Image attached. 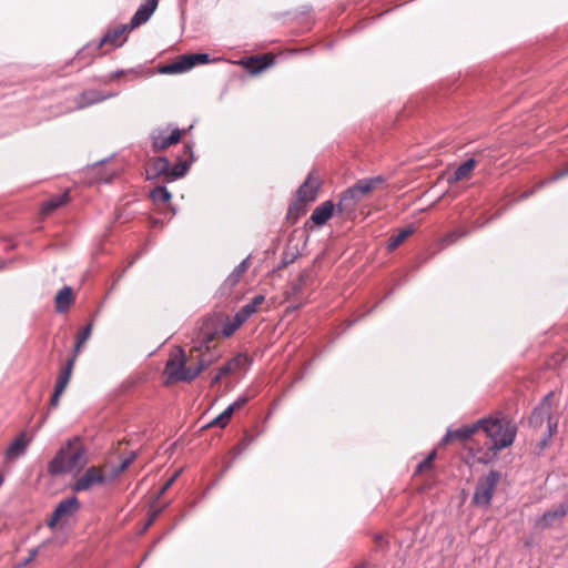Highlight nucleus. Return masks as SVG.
I'll use <instances>...</instances> for the list:
<instances>
[{"mask_svg":"<svg viewBox=\"0 0 568 568\" xmlns=\"http://www.w3.org/2000/svg\"><path fill=\"white\" fill-rule=\"evenodd\" d=\"M219 336L217 331L211 328L202 329L196 339H193V346L190 352H199L200 355H204L213 349L212 343Z\"/></svg>","mask_w":568,"mask_h":568,"instance_id":"obj_12","label":"nucleus"},{"mask_svg":"<svg viewBox=\"0 0 568 568\" xmlns=\"http://www.w3.org/2000/svg\"><path fill=\"white\" fill-rule=\"evenodd\" d=\"M318 183L308 176L306 181L297 189V200L302 203L313 202L317 196Z\"/></svg>","mask_w":568,"mask_h":568,"instance_id":"obj_19","label":"nucleus"},{"mask_svg":"<svg viewBox=\"0 0 568 568\" xmlns=\"http://www.w3.org/2000/svg\"><path fill=\"white\" fill-rule=\"evenodd\" d=\"M183 132L184 130H180L178 128L173 129L169 134H166V130H154L151 133L153 150L164 151L171 145L179 143Z\"/></svg>","mask_w":568,"mask_h":568,"instance_id":"obj_9","label":"nucleus"},{"mask_svg":"<svg viewBox=\"0 0 568 568\" xmlns=\"http://www.w3.org/2000/svg\"><path fill=\"white\" fill-rule=\"evenodd\" d=\"M413 233L412 227L403 229L399 233L393 235L388 240L387 250H396L410 234Z\"/></svg>","mask_w":568,"mask_h":568,"instance_id":"obj_28","label":"nucleus"},{"mask_svg":"<svg viewBox=\"0 0 568 568\" xmlns=\"http://www.w3.org/2000/svg\"><path fill=\"white\" fill-rule=\"evenodd\" d=\"M467 235V232H464L462 230H455L448 234H446L444 237H443V243L445 245H450L453 243H455L457 240L464 237Z\"/></svg>","mask_w":568,"mask_h":568,"instance_id":"obj_36","label":"nucleus"},{"mask_svg":"<svg viewBox=\"0 0 568 568\" xmlns=\"http://www.w3.org/2000/svg\"><path fill=\"white\" fill-rule=\"evenodd\" d=\"M265 296L262 294L255 295L248 303L243 305L236 314L246 322L253 314H255L258 307L264 303Z\"/></svg>","mask_w":568,"mask_h":568,"instance_id":"obj_23","label":"nucleus"},{"mask_svg":"<svg viewBox=\"0 0 568 568\" xmlns=\"http://www.w3.org/2000/svg\"><path fill=\"white\" fill-rule=\"evenodd\" d=\"M245 322L235 313L232 320H229L222 327L223 337H230Z\"/></svg>","mask_w":568,"mask_h":568,"instance_id":"obj_32","label":"nucleus"},{"mask_svg":"<svg viewBox=\"0 0 568 568\" xmlns=\"http://www.w3.org/2000/svg\"><path fill=\"white\" fill-rule=\"evenodd\" d=\"M75 357H71L68 363L62 367L54 386L53 394L50 399V408H55L59 406L60 397L65 390L74 367Z\"/></svg>","mask_w":568,"mask_h":568,"instance_id":"obj_10","label":"nucleus"},{"mask_svg":"<svg viewBox=\"0 0 568 568\" xmlns=\"http://www.w3.org/2000/svg\"><path fill=\"white\" fill-rule=\"evenodd\" d=\"M248 267V257L243 260L233 271V273L230 275V280L233 282L239 281V278L242 276V274L247 270Z\"/></svg>","mask_w":568,"mask_h":568,"instance_id":"obj_37","label":"nucleus"},{"mask_svg":"<svg viewBox=\"0 0 568 568\" xmlns=\"http://www.w3.org/2000/svg\"><path fill=\"white\" fill-rule=\"evenodd\" d=\"M334 210L335 204L332 201H325L315 207L310 217V221L318 226H322L332 217Z\"/></svg>","mask_w":568,"mask_h":568,"instance_id":"obj_17","label":"nucleus"},{"mask_svg":"<svg viewBox=\"0 0 568 568\" xmlns=\"http://www.w3.org/2000/svg\"><path fill=\"white\" fill-rule=\"evenodd\" d=\"M247 396H240L233 404H231L229 407H233V413L244 406L248 402Z\"/></svg>","mask_w":568,"mask_h":568,"instance_id":"obj_39","label":"nucleus"},{"mask_svg":"<svg viewBox=\"0 0 568 568\" xmlns=\"http://www.w3.org/2000/svg\"><path fill=\"white\" fill-rule=\"evenodd\" d=\"M190 169V163L186 161L179 162L174 165L170 164L169 178L168 181H174L179 178H182L186 174Z\"/></svg>","mask_w":568,"mask_h":568,"instance_id":"obj_29","label":"nucleus"},{"mask_svg":"<svg viewBox=\"0 0 568 568\" xmlns=\"http://www.w3.org/2000/svg\"><path fill=\"white\" fill-rule=\"evenodd\" d=\"M68 200H69L68 193H63V194L57 195L54 197H51L50 200L45 201L42 204V212L44 214H50L55 209L64 205L68 202Z\"/></svg>","mask_w":568,"mask_h":568,"instance_id":"obj_25","label":"nucleus"},{"mask_svg":"<svg viewBox=\"0 0 568 568\" xmlns=\"http://www.w3.org/2000/svg\"><path fill=\"white\" fill-rule=\"evenodd\" d=\"M435 456L436 452L434 450L422 463L418 464L417 471H422L423 469L430 467Z\"/></svg>","mask_w":568,"mask_h":568,"instance_id":"obj_38","label":"nucleus"},{"mask_svg":"<svg viewBox=\"0 0 568 568\" xmlns=\"http://www.w3.org/2000/svg\"><path fill=\"white\" fill-rule=\"evenodd\" d=\"M91 331H92V325L91 324H88L85 325L84 327L81 328V331L78 333L77 335V338H75V342H74V345H73V351L75 353H79L81 351V346L88 341V338L90 337L91 335Z\"/></svg>","mask_w":568,"mask_h":568,"instance_id":"obj_34","label":"nucleus"},{"mask_svg":"<svg viewBox=\"0 0 568 568\" xmlns=\"http://www.w3.org/2000/svg\"><path fill=\"white\" fill-rule=\"evenodd\" d=\"M29 442L26 434L21 433L7 448L4 454L6 463H13L22 457L27 452Z\"/></svg>","mask_w":568,"mask_h":568,"instance_id":"obj_13","label":"nucleus"},{"mask_svg":"<svg viewBox=\"0 0 568 568\" xmlns=\"http://www.w3.org/2000/svg\"><path fill=\"white\" fill-rule=\"evenodd\" d=\"M184 153H190L191 158H193V150H192V145L190 144H185L184 145Z\"/></svg>","mask_w":568,"mask_h":568,"instance_id":"obj_45","label":"nucleus"},{"mask_svg":"<svg viewBox=\"0 0 568 568\" xmlns=\"http://www.w3.org/2000/svg\"><path fill=\"white\" fill-rule=\"evenodd\" d=\"M171 162L165 156L155 158L150 162L146 169V179L155 180L160 176H164L166 180L169 178Z\"/></svg>","mask_w":568,"mask_h":568,"instance_id":"obj_16","label":"nucleus"},{"mask_svg":"<svg viewBox=\"0 0 568 568\" xmlns=\"http://www.w3.org/2000/svg\"><path fill=\"white\" fill-rule=\"evenodd\" d=\"M233 415V407H226L219 416H216L209 425L207 427L217 426V427H225L231 417Z\"/></svg>","mask_w":568,"mask_h":568,"instance_id":"obj_33","label":"nucleus"},{"mask_svg":"<svg viewBox=\"0 0 568 568\" xmlns=\"http://www.w3.org/2000/svg\"><path fill=\"white\" fill-rule=\"evenodd\" d=\"M190 357H170L163 371V384L170 386L193 381L203 369L202 364H190Z\"/></svg>","mask_w":568,"mask_h":568,"instance_id":"obj_4","label":"nucleus"},{"mask_svg":"<svg viewBox=\"0 0 568 568\" xmlns=\"http://www.w3.org/2000/svg\"><path fill=\"white\" fill-rule=\"evenodd\" d=\"M264 67H265V64H263V65H258V67H256V68L254 69V71L262 70Z\"/></svg>","mask_w":568,"mask_h":568,"instance_id":"obj_47","label":"nucleus"},{"mask_svg":"<svg viewBox=\"0 0 568 568\" xmlns=\"http://www.w3.org/2000/svg\"><path fill=\"white\" fill-rule=\"evenodd\" d=\"M567 514V508L564 504H561L558 508L552 511L545 513L542 517L537 521V526L539 528H548L556 524H560L564 520V517Z\"/></svg>","mask_w":568,"mask_h":568,"instance_id":"obj_18","label":"nucleus"},{"mask_svg":"<svg viewBox=\"0 0 568 568\" xmlns=\"http://www.w3.org/2000/svg\"><path fill=\"white\" fill-rule=\"evenodd\" d=\"M450 439H454L453 437V430L448 429L446 435L442 438L440 445H446Z\"/></svg>","mask_w":568,"mask_h":568,"instance_id":"obj_43","label":"nucleus"},{"mask_svg":"<svg viewBox=\"0 0 568 568\" xmlns=\"http://www.w3.org/2000/svg\"><path fill=\"white\" fill-rule=\"evenodd\" d=\"M566 174H568V168H564L561 169L559 172H557L556 174L551 175L550 178L544 180L542 182H540L539 184H536L530 191H527L525 192L521 197L526 199L528 197L529 195L534 194L537 190H539L540 187L547 185V184H550L552 183L554 181H557L558 179L565 176Z\"/></svg>","mask_w":568,"mask_h":568,"instance_id":"obj_30","label":"nucleus"},{"mask_svg":"<svg viewBox=\"0 0 568 568\" xmlns=\"http://www.w3.org/2000/svg\"><path fill=\"white\" fill-rule=\"evenodd\" d=\"M73 300L70 286L62 287L55 296V310L59 313L65 312Z\"/></svg>","mask_w":568,"mask_h":568,"instance_id":"obj_24","label":"nucleus"},{"mask_svg":"<svg viewBox=\"0 0 568 568\" xmlns=\"http://www.w3.org/2000/svg\"><path fill=\"white\" fill-rule=\"evenodd\" d=\"M130 29V23L129 24H122V26H119L116 27L115 29L113 30H109L100 40L99 42L97 43H89L87 44L82 50L81 52H85V51H89V50H93L94 52H98L103 44L105 43H110V44H113L114 47H120L123 41L125 39H123L122 41H119V39L125 33V31Z\"/></svg>","mask_w":568,"mask_h":568,"instance_id":"obj_11","label":"nucleus"},{"mask_svg":"<svg viewBox=\"0 0 568 568\" xmlns=\"http://www.w3.org/2000/svg\"><path fill=\"white\" fill-rule=\"evenodd\" d=\"M2 483H3V477H2V475H0V486L2 485Z\"/></svg>","mask_w":568,"mask_h":568,"instance_id":"obj_48","label":"nucleus"},{"mask_svg":"<svg viewBox=\"0 0 568 568\" xmlns=\"http://www.w3.org/2000/svg\"><path fill=\"white\" fill-rule=\"evenodd\" d=\"M499 478V473L495 470H490L487 475L480 477L475 487L473 503L481 507L489 506Z\"/></svg>","mask_w":568,"mask_h":568,"instance_id":"obj_5","label":"nucleus"},{"mask_svg":"<svg viewBox=\"0 0 568 568\" xmlns=\"http://www.w3.org/2000/svg\"><path fill=\"white\" fill-rule=\"evenodd\" d=\"M81 504L75 496L62 499L53 510L51 518L48 520V526L53 529L58 523L69 520L77 511H79Z\"/></svg>","mask_w":568,"mask_h":568,"instance_id":"obj_7","label":"nucleus"},{"mask_svg":"<svg viewBox=\"0 0 568 568\" xmlns=\"http://www.w3.org/2000/svg\"><path fill=\"white\" fill-rule=\"evenodd\" d=\"M194 59L196 64H204L210 61V55L207 53H194Z\"/></svg>","mask_w":568,"mask_h":568,"instance_id":"obj_40","label":"nucleus"},{"mask_svg":"<svg viewBox=\"0 0 568 568\" xmlns=\"http://www.w3.org/2000/svg\"><path fill=\"white\" fill-rule=\"evenodd\" d=\"M37 554H38V549H32L30 551L29 556L23 560V562L20 566H27L28 564L33 561L34 558L37 557Z\"/></svg>","mask_w":568,"mask_h":568,"instance_id":"obj_42","label":"nucleus"},{"mask_svg":"<svg viewBox=\"0 0 568 568\" xmlns=\"http://www.w3.org/2000/svg\"><path fill=\"white\" fill-rule=\"evenodd\" d=\"M479 429V424L476 422L473 425L463 426L453 430V437L459 440H466L471 437Z\"/></svg>","mask_w":568,"mask_h":568,"instance_id":"obj_31","label":"nucleus"},{"mask_svg":"<svg viewBox=\"0 0 568 568\" xmlns=\"http://www.w3.org/2000/svg\"><path fill=\"white\" fill-rule=\"evenodd\" d=\"M88 463L87 450L79 436L69 438L48 465V471L55 476L81 470Z\"/></svg>","mask_w":568,"mask_h":568,"instance_id":"obj_1","label":"nucleus"},{"mask_svg":"<svg viewBox=\"0 0 568 568\" xmlns=\"http://www.w3.org/2000/svg\"><path fill=\"white\" fill-rule=\"evenodd\" d=\"M292 211H293V206H290L288 214H292Z\"/></svg>","mask_w":568,"mask_h":568,"instance_id":"obj_50","label":"nucleus"},{"mask_svg":"<svg viewBox=\"0 0 568 568\" xmlns=\"http://www.w3.org/2000/svg\"><path fill=\"white\" fill-rule=\"evenodd\" d=\"M115 93H103L100 90H85L77 98V104L79 109H84L92 104L102 102L109 98L114 97Z\"/></svg>","mask_w":568,"mask_h":568,"instance_id":"obj_15","label":"nucleus"},{"mask_svg":"<svg viewBox=\"0 0 568 568\" xmlns=\"http://www.w3.org/2000/svg\"><path fill=\"white\" fill-rule=\"evenodd\" d=\"M180 474L181 469L174 473V475L165 483V485L161 489V494H163L166 489H169L172 486V484L176 480Z\"/></svg>","mask_w":568,"mask_h":568,"instance_id":"obj_41","label":"nucleus"},{"mask_svg":"<svg viewBox=\"0 0 568 568\" xmlns=\"http://www.w3.org/2000/svg\"><path fill=\"white\" fill-rule=\"evenodd\" d=\"M479 429H483L490 438L491 448L499 452L510 446L516 437L517 427L505 417H489L478 420Z\"/></svg>","mask_w":568,"mask_h":568,"instance_id":"obj_3","label":"nucleus"},{"mask_svg":"<svg viewBox=\"0 0 568 568\" xmlns=\"http://www.w3.org/2000/svg\"><path fill=\"white\" fill-rule=\"evenodd\" d=\"M156 7L158 0H146L142 3L130 20V29L132 30L145 23L152 17Z\"/></svg>","mask_w":568,"mask_h":568,"instance_id":"obj_14","label":"nucleus"},{"mask_svg":"<svg viewBox=\"0 0 568 568\" xmlns=\"http://www.w3.org/2000/svg\"><path fill=\"white\" fill-rule=\"evenodd\" d=\"M89 173L95 183H110L115 176L114 170L109 169L103 161L93 164Z\"/></svg>","mask_w":568,"mask_h":568,"instance_id":"obj_21","label":"nucleus"},{"mask_svg":"<svg viewBox=\"0 0 568 568\" xmlns=\"http://www.w3.org/2000/svg\"><path fill=\"white\" fill-rule=\"evenodd\" d=\"M135 454L132 453L129 457L124 458L121 464L111 470V475L108 477L110 481L114 480L121 473L129 468V466L134 462Z\"/></svg>","mask_w":568,"mask_h":568,"instance_id":"obj_35","label":"nucleus"},{"mask_svg":"<svg viewBox=\"0 0 568 568\" xmlns=\"http://www.w3.org/2000/svg\"><path fill=\"white\" fill-rule=\"evenodd\" d=\"M150 197L154 204L161 205L169 202L172 195L165 185H158L150 192Z\"/></svg>","mask_w":568,"mask_h":568,"instance_id":"obj_26","label":"nucleus"},{"mask_svg":"<svg viewBox=\"0 0 568 568\" xmlns=\"http://www.w3.org/2000/svg\"><path fill=\"white\" fill-rule=\"evenodd\" d=\"M123 73H124V72H123V70H118V71L114 73V75H115V77H120V75H122Z\"/></svg>","mask_w":568,"mask_h":568,"instance_id":"obj_46","label":"nucleus"},{"mask_svg":"<svg viewBox=\"0 0 568 568\" xmlns=\"http://www.w3.org/2000/svg\"><path fill=\"white\" fill-rule=\"evenodd\" d=\"M197 65L193 54H183L178 58V60L171 64L164 67L163 71L168 73H179L183 71H187L193 67Z\"/></svg>","mask_w":568,"mask_h":568,"instance_id":"obj_20","label":"nucleus"},{"mask_svg":"<svg viewBox=\"0 0 568 568\" xmlns=\"http://www.w3.org/2000/svg\"><path fill=\"white\" fill-rule=\"evenodd\" d=\"M476 160L471 158L459 164L455 169V171L447 178L448 183H456L469 178L471 171L476 166Z\"/></svg>","mask_w":568,"mask_h":568,"instance_id":"obj_22","label":"nucleus"},{"mask_svg":"<svg viewBox=\"0 0 568 568\" xmlns=\"http://www.w3.org/2000/svg\"><path fill=\"white\" fill-rule=\"evenodd\" d=\"M175 351H176V352L171 353L170 355H181V356L186 355L185 349H184L183 347H181V346H176V347H175Z\"/></svg>","mask_w":568,"mask_h":568,"instance_id":"obj_44","label":"nucleus"},{"mask_svg":"<svg viewBox=\"0 0 568 568\" xmlns=\"http://www.w3.org/2000/svg\"><path fill=\"white\" fill-rule=\"evenodd\" d=\"M242 359L246 361L247 357H232L231 361H229L224 366H222L219 369V373L216 374V376L214 378V382L220 381L221 378H223L224 376H226L231 372H233L236 368H239L240 365L242 364Z\"/></svg>","mask_w":568,"mask_h":568,"instance_id":"obj_27","label":"nucleus"},{"mask_svg":"<svg viewBox=\"0 0 568 568\" xmlns=\"http://www.w3.org/2000/svg\"><path fill=\"white\" fill-rule=\"evenodd\" d=\"M552 397V393L547 394L529 417V424L536 428L547 422V438L551 437L557 429V420L550 416Z\"/></svg>","mask_w":568,"mask_h":568,"instance_id":"obj_6","label":"nucleus"},{"mask_svg":"<svg viewBox=\"0 0 568 568\" xmlns=\"http://www.w3.org/2000/svg\"><path fill=\"white\" fill-rule=\"evenodd\" d=\"M385 182V178L376 175L358 180L354 185L347 187L339 195L337 212L345 217H353L359 202L372 191Z\"/></svg>","mask_w":568,"mask_h":568,"instance_id":"obj_2","label":"nucleus"},{"mask_svg":"<svg viewBox=\"0 0 568 568\" xmlns=\"http://www.w3.org/2000/svg\"><path fill=\"white\" fill-rule=\"evenodd\" d=\"M153 519H154V517H152V518L149 520L148 526H150V525L152 524Z\"/></svg>","mask_w":568,"mask_h":568,"instance_id":"obj_49","label":"nucleus"},{"mask_svg":"<svg viewBox=\"0 0 568 568\" xmlns=\"http://www.w3.org/2000/svg\"><path fill=\"white\" fill-rule=\"evenodd\" d=\"M109 481L108 476H105L100 468L92 466L74 481L72 489L77 493L87 491L95 485H104Z\"/></svg>","mask_w":568,"mask_h":568,"instance_id":"obj_8","label":"nucleus"}]
</instances>
